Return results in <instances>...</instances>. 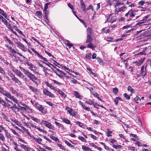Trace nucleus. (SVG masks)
Segmentation results:
<instances>
[{
    "label": "nucleus",
    "instance_id": "8fccbe9b",
    "mask_svg": "<svg viewBox=\"0 0 151 151\" xmlns=\"http://www.w3.org/2000/svg\"><path fill=\"white\" fill-rule=\"evenodd\" d=\"M19 109L21 110H26L27 109H28V107L26 105V106H24V107H23L22 106H19Z\"/></svg>",
    "mask_w": 151,
    "mask_h": 151
},
{
    "label": "nucleus",
    "instance_id": "13d9d810",
    "mask_svg": "<svg viewBox=\"0 0 151 151\" xmlns=\"http://www.w3.org/2000/svg\"><path fill=\"white\" fill-rule=\"evenodd\" d=\"M116 2L114 5V6L115 7L119 6V5L122 4L121 2L119 1H115Z\"/></svg>",
    "mask_w": 151,
    "mask_h": 151
},
{
    "label": "nucleus",
    "instance_id": "c756f323",
    "mask_svg": "<svg viewBox=\"0 0 151 151\" xmlns=\"http://www.w3.org/2000/svg\"><path fill=\"white\" fill-rule=\"evenodd\" d=\"M87 38L86 40V43H90L92 42V38L90 35H87Z\"/></svg>",
    "mask_w": 151,
    "mask_h": 151
},
{
    "label": "nucleus",
    "instance_id": "3c124183",
    "mask_svg": "<svg viewBox=\"0 0 151 151\" xmlns=\"http://www.w3.org/2000/svg\"><path fill=\"white\" fill-rule=\"evenodd\" d=\"M127 90L128 91H130L131 93H134V90L131 86H128Z\"/></svg>",
    "mask_w": 151,
    "mask_h": 151
},
{
    "label": "nucleus",
    "instance_id": "a19ab883",
    "mask_svg": "<svg viewBox=\"0 0 151 151\" xmlns=\"http://www.w3.org/2000/svg\"><path fill=\"white\" fill-rule=\"evenodd\" d=\"M50 138L51 139H52L53 140L55 141L59 142V140L57 137L52 136V135H50Z\"/></svg>",
    "mask_w": 151,
    "mask_h": 151
},
{
    "label": "nucleus",
    "instance_id": "e2e57ef3",
    "mask_svg": "<svg viewBox=\"0 0 151 151\" xmlns=\"http://www.w3.org/2000/svg\"><path fill=\"white\" fill-rule=\"evenodd\" d=\"M78 19L79 20V21H80V22L83 24V25H84V27H87V25H86L85 22L83 20L80 19L79 18Z\"/></svg>",
    "mask_w": 151,
    "mask_h": 151
},
{
    "label": "nucleus",
    "instance_id": "774afa93",
    "mask_svg": "<svg viewBox=\"0 0 151 151\" xmlns=\"http://www.w3.org/2000/svg\"><path fill=\"white\" fill-rule=\"evenodd\" d=\"M50 3H47L45 5L44 11H46L48 8V6L50 4Z\"/></svg>",
    "mask_w": 151,
    "mask_h": 151
},
{
    "label": "nucleus",
    "instance_id": "473e14b6",
    "mask_svg": "<svg viewBox=\"0 0 151 151\" xmlns=\"http://www.w3.org/2000/svg\"><path fill=\"white\" fill-rule=\"evenodd\" d=\"M85 102L88 104L90 105H93L94 104V102L91 99H88Z\"/></svg>",
    "mask_w": 151,
    "mask_h": 151
},
{
    "label": "nucleus",
    "instance_id": "6e6552de",
    "mask_svg": "<svg viewBox=\"0 0 151 151\" xmlns=\"http://www.w3.org/2000/svg\"><path fill=\"white\" fill-rule=\"evenodd\" d=\"M26 64L29 66V69L32 71L33 72L36 73V67L32 63L29 62H27L26 63Z\"/></svg>",
    "mask_w": 151,
    "mask_h": 151
},
{
    "label": "nucleus",
    "instance_id": "58836bf2",
    "mask_svg": "<svg viewBox=\"0 0 151 151\" xmlns=\"http://www.w3.org/2000/svg\"><path fill=\"white\" fill-rule=\"evenodd\" d=\"M0 13L5 18H7V15L6 13L0 8Z\"/></svg>",
    "mask_w": 151,
    "mask_h": 151
},
{
    "label": "nucleus",
    "instance_id": "39448f33",
    "mask_svg": "<svg viewBox=\"0 0 151 151\" xmlns=\"http://www.w3.org/2000/svg\"><path fill=\"white\" fill-rule=\"evenodd\" d=\"M26 75L34 83H36V81L37 80V78L34 75L29 72V71Z\"/></svg>",
    "mask_w": 151,
    "mask_h": 151
},
{
    "label": "nucleus",
    "instance_id": "bb28decb",
    "mask_svg": "<svg viewBox=\"0 0 151 151\" xmlns=\"http://www.w3.org/2000/svg\"><path fill=\"white\" fill-rule=\"evenodd\" d=\"M14 149L16 151H22V150L20 149L18 147V145H17V144L16 143L14 142Z\"/></svg>",
    "mask_w": 151,
    "mask_h": 151
},
{
    "label": "nucleus",
    "instance_id": "2eb2a0df",
    "mask_svg": "<svg viewBox=\"0 0 151 151\" xmlns=\"http://www.w3.org/2000/svg\"><path fill=\"white\" fill-rule=\"evenodd\" d=\"M56 74L61 78L63 77L64 75H65V74L61 72L59 69H57V71L55 72Z\"/></svg>",
    "mask_w": 151,
    "mask_h": 151
},
{
    "label": "nucleus",
    "instance_id": "052dcab7",
    "mask_svg": "<svg viewBox=\"0 0 151 151\" xmlns=\"http://www.w3.org/2000/svg\"><path fill=\"white\" fill-rule=\"evenodd\" d=\"M109 140L111 143H114L116 142V141L114 138L110 139Z\"/></svg>",
    "mask_w": 151,
    "mask_h": 151
},
{
    "label": "nucleus",
    "instance_id": "2f4dec72",
    "mask_svg": "<svg viewBox=\"0 0 151 151\" xmlns=\"http://www.w3.org/2000/svg\"><path fill=\"white\" fill-rule=\"evenodd\" d=\"M13 80L18 85H21V83L20 81L17 78L15 77Z\"/></svg>",
    "mask_w": 151,
    "mask_h": 151
},
{
    "label": "nucleus",
    "instance_id": "49530a36",
    "mask_svg": "<svg viewBox=\"0 0 151 151\" xmlns=\"http://www.w3.org/2000/svg\"><path fill=\"white\" fill-rule=\"evenodd\" d=\"M107 136L108 137H111V134L112 132L111 131L109 130L108 129H107Z\"/></svg>",
    "mask_w": 151,
    "mask_h": 151
},
{
    "label": "nucleus",
    "instance_id": "c85d7f7f",
    "mask_svg": "<svg viewBox=\"0 0 151 151\" xmlns=\"http://www.w3.org/2000/svg\"><path fill=\"white\" fill-rule=\"evenodd\" d=\"M74 95L77 98L80 99H81L82 96H81L79 93L76 91H74Z\"/></svg>",
    "mask_w": 151,
    "mask_h": 151
},
{
    "label": "nucleus",
    "instance_id": "4468645a",
    "mask_svg": "<svg viewBox=\"0 0 151 151\" xmlns=\"http://www.w3.org/2000/svg\"><path fill=\"white\" fill-rule=\"evenodd\" d=\"M107 21L113 23L116 20V18L115 16H113L111 14H110L107 18Z\"/></svg>",
    "mask_w": 151,
    "mask_h": 151
},
{
    "label": "nucleus",
    "instance_id": "aec40b11",
    "mask_svg": "<svg viewBox=\"0 0 151 151\" xmlns=\"http://www.w3.org/2000/svg\"><path fill=\"white\" fill-rule=\"evenodd\" d=\"M54 123L55 124L56 126H58L59 128H60L61 131H64V130L65 129V128L63 125L62 124L60 123H59L57 122H54Z\"/></svg>",
    "mask_w": 151,
    "mask_h": 151
},
{
    "label": "nucleus",
    "instance_id": "72a5a7b5",
    "mask_svg": "<svg viewBox=\"0 0 151 151\" xmlns=\"http://www.w3.org/2000/svg\"><path fill=\"white\" fill-rule=\"evenodd\" d=\"M91 94L93 95L94 96L96 97L99 100L101 101V99L99 97L98 94L96 92H91Z\"/></svg>",
    "mask_w": 151,
    "mask_h": 151
},
{
    "label": "nucleus",
    "instance_id": "f257e3e1",
    "mask_svg": "<svg viewBox=\"0 0 151 151\" xmlns=\"http://www.w3.org/2000/svg\"><path fill=\"white\" fill-rule=\"evenodd\" d=\"M13 71L14 73L19 76L20 78L23 79V81L26 82L27 81V78L26 76L24 75L20 71L15 69H14Z\"/></svg>",
    "mask_w": 151,
    "mask_h": 151
},
{
    "label": "nucleus",
    "instance_id": "603ef678",
    "mask_svg": "<svg viewBox=\"0 0 151 151\" xmlns=\"http://www.w3.org/2000/svg\"><path fill=\"white\" fill-rule=\"evenodd\" d=\"M113 147L116 149H117L118 148H121L122 147V146L120 145H113Z\"/></svg>",
    "mask_w": 151,
    "mask_h": 151
},
{
    "label": "nucleus",
    "instance_id": "ddd939ff",
    "mask_svg": "<svg viewBox=\"0 0 151 151\" xmlns=\"http://www.w3.org/2000/svg\"><path fill=\"white\" fill-rule=\"evenodd\" d=\"M127 9V7L125 6H123L118 8H116L115 10V14H117L119 12L125 11Z\"/></svg>",
    "mask_w": 151,
    "mask_h": 151
},
{
    "label": "nucleus",
    "instance_id": "6ab92c4d",
    "mask_svg": "<svg viewBox=\"0 0 151 151\" xmlns=\"http://www.w3.org/2000/svg\"><path fill=\"white\" fill-rule=\"evenodd\" d=\"M45 84L46 85V86L49 87L51 89L53 90L54 91H55L57 88L55 87L52 86L51 84L49 83L48 82L46 81H44Z\"/></svg>",
    "mask_w": 151,
    "mask_h": 151
},
{
    "label": "nucleus",
    "instance_id": "0eeeda50",
    "mask_svg": "<svg viewBox=\"0 0 151 151\" xmlns=\"http://www.w3.org/2000/svg\"><path fill=\"white\" fill-rule=\"evenodd\" d=\"M31 50L38 56L39 58L42 60V62L43 63H44L45 62L47 61V60L46 59V58L43 57L41 55H40L39 53L34 49L33 48H31Z\"/></svg>",
    "mask_w": 151,
    "mask_h": 151
},
{
    "label": "nucleus",
    "instance_id": "c9c22d12",
    "mask_svg": "<svg viewBox=\"0 0 151 151\" xmlns=\"http://www.w3.org/2000/svg\"><path fill=\"white\" fill-rule=\"evenodd\" d=\"M82 149L84 150L87 151H90L91 150V149L88 147L86 146L82 145Z\"/></svg>",
    "mask_w": 151,
    "mask_h": 151
},
{
    "label": "nucleus",
    "instance_id": "a878e982",
    "mask_svg": "<svg viewBox=\"0 0 151 151\" xmlns=\"http://www.w3.org/2000/svg\"><path fill=\"white\" fill-rule=\"evenodd\" d=\"M10 90L12 94L17 96H19V94L17 91L12 87L10 88Z\"/></svg>",
    "mask_w": 151,
    "mask_h": 151
},
{
    "label": "nucleus",
    "instance_id": "7c9ffc66",
    "mask_svg": "<svg viewBox=\"0 0 151 151\" xmlns=\"http://www.w3.org/2000/svg\"><path fill=\"white\" fill-rule=\"evenodd\" d=\"M146 20H145L144 19H143L142 20H140L139 22H138L136 24V26H141L142 24L143 23H144L146 22Z\"/></svg>",
    "mask_w": 151,
    "mask_h": 151
},
{
    "label": "nucleus",
    "instance_id": "b1692460",
    "mask_svg": "<svg viewBox=\"0 0 151 151\" xmlns=\"http://www.w3.org/2000/svg\"><path fill=\"white\" fill-rule=\"evenodd\" d=\"M57 91L62 96L65 97L66 95L64 92L58 88H57L55 91Z\"/></svg>",
    "mask_w": 151,
    "mask_h": 151
},
{
    "label": "nucleus",
    "instance_id": "a18cd8bd",
    "mask_svg": "<svg viewBox=\"0 0 151 151\" xmlns=\"http://www.w3.org/2000/svg\"><path fill=\"white\" fill-rule=\"evenodd\" d=\"M0 92L5 96L7 93H8V92L2 88V89L1 90Z\"/></svg>",
    "mask_w": 151,
    "mask_h": 151
},
{
    "label": "nucleus",
    "instance_id": "37998d69",
    "mask_svg": "<svg viewBox=\"0 0 151 151\" xmlns=\"http://www.w3.org/2000/svg\"><path fill=\"white\" fill-rule=\"evenodd\" d=\"M29 88L33 92H36L37 91V88H35L32 86H29Z\"/></svg>",
    "mask_w": 151,
    "mask_h": 151
},
{
    "label": "nucleus",
    "instance_id": "423d86ee",
    "mask_svg": "<svg viewBox=\"0 0 151 151\" xmlns=\"http://www.w3.org/2000/svg\"><path fill=\"white\" fill-rule=\"evenodd\" d=\"M42 124L49 129H52L54 127V126L52 124L44 120H42Z\"/></svg>",
    "mask_w": 151,
    "mask_h": 151
},
{
    "label": "nucleus",
    "instance_id": "864d4df0",
    "mask_svg": "<svg viewBox=\"0 0 151 151\" xmlns=\"http://www.w3.org/2000/svg\"><path fill=\"white\" fill-rule=\"evenodd\" d=\"M76 123L79 127H83V124L80 122L76 121Z\"/></svg>",
    "mask_w": 151,
    "mask_h": 151
},
{
    "label": "nucleus",
    "instance_id": "338daca9",
    "mask_svg": "<svg viewBox=\"0 0 151 151\" xmlns=\"http://www.w3.org/2000/svg\"><path fill=\"white\" fill-rule=\"evenodd\" d=\"M123 96L124 98H126L128 100H129L130 99V97L128 95H127L126 93H124Z\"/></svg>",
    "mask_w": 151,
    "mask_h": 151
},
{
    "label": "nucleus",
    "instance_id": "4d7b16f0",
    "mask_svg": "<svg viewBox=\"0 0 151 151\" xmlns=\"http://www.w3.org/2000/svg\"><path fill=\"white\" fill-rule=\"evenodd\" d=\"M0 139L3 141H4L5 140V138L2 134L0 133Z\"/></svg>",
    "mask_w": 151,
    "mask_h": 151
},
{
    "label": "nucleus",
    "instance_id": "393cba45",
    "mask_svg": "<svg viewBox=\"0 0 151 151\" xmlns=\"http://www.w3.org/2000/svg\"><path fill=\"white\" fill-rule=\"evenodd\" d=\"M33 138L35 140V142H37L39 144H42L41 142L42 141V139L41 138L39 137L37 138L33 137Z\"/></svg>",
    "mask_w": 151,
    "mask_h": 151
},
{
    "label": "nucleus",
    "instance_id": "e433bc0d",
    "mask_svg": "<svg viewBox=\"0 0 151 151\" xmlns=\"http://www.w3.org/2000/svg\"><path fill=\"white\" fill-rule=\"evenodd\" d=\"M19 68L20 70L24 73L25 75H26L27 72L29 71L28 70H26L21 67H20Z\"/></svg>",
    "mask_w": 151,
    "mask_h": 151
},
{
    "label": "nucleus",
    "instance_id": "5701e85b",
    "mask_svg": "<svg viewBox=\"0 0 151 151\" xmlns=\"http://www.w3.org/2000/svg\"><path fill=\"white\" fill-rule=\"evenodd\" d=\"M145 59V58H144L143 59L139 60L135 62L134 63L136 64V65L137 66H139L143 63Z\"/></svg>",
    "mask_w": 151,
    "mask_h": 151
},
{
    "label": "nucleus",
    "instance_id": "6e6d98bb",
    "mask_svg": "<svg viewBox=\"0 0 151 151\" xmlns=\"http://www.w3.org/2000/svg\"><path fill=\"white\" fill-rule=\"evenodd\" d=\"M52 81L54 83H55V84H56L59 86L61 85L62 84V83H61L55 80H52Z\"/></svg>",
    "mask_w": 151,
    "mask_h": 151
},
{
    "label": "nucleus",
    "instance_id": "4c0bfd02",
    "mask_svg": "<svg viewBox=\"0 0 151 151\" xmlns=\"http://www.w3.org/2000/svg\"><path fill=\"white\" fill-rule=\"evenodd\" d=\"M5 135L6 137L8 139H11V136L10 135L9 133H8L6 130V131L5 132Z\"/></svg>",
    "mask_w": 151,
    "mask_h": 151
},
{
    "label": "nucleus",
    "instance_id": "f3484780",
    "mask_svg": "<svg viewBox=\"0 0 151 151\" xmlns=\"http://www.w3.org/2000/svg\"><path fill=\"white\" fill-rule=\"evenodd\" d=\"M0 103L5 107H10L11 105L8 103H6L5 101L2 99L1 97H0Z\"/></svg>",
    "mask_w": 151,
    "mask_h": 151
},
{
    "label": "nucleus",
    "instance_id": "cd10ccee",
    "mask_svg": "<svg viewBox=\"0 0 151 151\" xmlns=\"http://www.w3.org/2000/svg\"><path fill=\"white\" fill-rule=\"evenodd\" d=\"M79 104L80 105H81L83 107V108L85 110L88 111H90V108L84 105L83 103L82 102H81V101H80L79 102Z\"/></svg>",
    "mask_w": 151,
    "mask_h": 151
},
{
    "label": "nucleus",
    "instance_id": "1a4fd4ad",
    "mask_svg": "<svg viewBox=\"0 0 151 151\" xmlns=\"http://www.w3.org/2000/svg\"><path fill=\"white\" fill-rule=\"evenodd\" d=\"M34 106L36 109L42 113L44 114L46 112L44 108L42 107L41 105L39 104L38 103H36L34 105Z\"/></svg>",
    "mask_w": 151,
    "mask_h": 151
},
{
    "label": "nucleus",
    "instance_id": "680f3d73",
    "mask_svg": "<svg viewBox=\"0 0 151 151\" xmlns=\"http://www.w3.org/2000/svg\"><path fill=\"white\" fill-rule=\"evenodd\" d=\"M6 129H5V128L3 127L2 126L0 125V132H2L3 131L5 132L6 131Z\"/></svg>",
    "mask_w": 151,
    "mask_h": 151
},
{
    "label": "nucleus",
    "instance_id": "412c9836",
    "mask_svg": "<svg viewBox=\"0 0 151 151\" xmlns=\"http://www.w3.org/2000/svg\"><path fill=\"white\" fill-rule=\"evenodd\" d=\"M61 119L65 123L71 125V122L67 118L63 117H61Z\"/></svg>",
    "mask_w": 151,
    "mask_h": 151
},
{
    "label": "nucleus",
    "instance_id": "7ed1b4c3",
    "mask_svg": "<svg viewBox=\"0 0 151 151\" xmlns=\"http://www.w3.org/2000/svg\"><path fill=\"white\" fill-rule=\"evenodd\" d=\"M146 65L145 67L144 65L142 66L141 69L140 73L139 74L137 75V76L138 77H142V78H144L145 75L146 74Z\"/></svg>",
    "mask_w": 151,
    "mask_h": 151
},
{
    "label": "nucleus",
    "instance_id": "f8f14e48",
    "mask_svg": "<svg viewBox=\"0 0 151 151\" xmlns=\"http://www.w3.org/2000/svg\"><path fill=\"white\" fill-rule=\"evenodd\" d=\"M7 98L10 99L11 100L13 101L15 103L17 104L18 103V100L14 97L11 94L8 92L5 95Z\"/></svg>",
    "mask_w": 151,
    "mask_h": 151
},
{
    "label": "nucleus",
    "instance_id": "9b49d317",
    "mask_svg": "<svg viewBox=\"0 0 151 151\" xmlns=\"http://www.w3.org/2000/svg\"><path fill=\"white\" fill-rule=\"evenodd\" d=\"M43 93L46 96H48L51 98H52L55 97V96L54 94L49 91L46 88H44L43 89Z\"/></svg>",
    "mask_w": 151,
    "mask_h": 151
},
{
    "label": "nucleus",
    "instance_id": "9d476101",
    "mask_svg": "<svg viewBox=\"0 0 151 151\" xmlns=\"http://www.w3.org/2000/svg\"><path fill=\"white\" fill-rule=\"evenodd\" d=\"M43 93L46 96H48L51 98H52L55 97V96L54 94L49 91L46 88H44L43 89Z\"/></svg>",
    "mask_w": 151,
    "mask_h": 151
},
{
    "label": "nucleus",
    "instance_id": "09e8293b",
    "mask_svg": "<svg viewBox=\"0 0 151 151\" xmlns=\"http://www.w3.org/2000/svg\"><path fill=\"white\" fill-rule=\"evenodd\" d=\"M19 146L23 148L25 150H26L28 148L26 145L20 143V144Z\"/></svg>",
    "mask_w": 151,
    "mask_h": 151
},
{
    "label": "nucleus",
    "instance_id": "de8ad7c7",
    "mask_svg": "<svg viewBox=\"0 0 151 151\" xmlns=\"http://www.w3.org/2000/svg\"><path fill=\"white\" fill-rule=\"evenodd\" d=\"M78 139H79L81 140L82 142H86V140L84 138L82 137V136H79L78 137Z\"/></svg>",
    "mask_w": 151,
    "mask_h": 151
},
{
    "label": "nucleus",
    "instance_id": "0e129e2a",
    "mask_svg": "<svg viewBox=\"0 0 151 151\" xmlns=\"http://www.w3.org/2000/svg\"><path fill=\"white\" fill-rule=\"evenodd\" d=\"M145 1L142 0L138 3V4L139 6H143L145 3Z\"/></svg>",
    "mask_w": 151,
    "mask_h": 151
},
{
    "label": "nucleus",
    "instance_id": "69168bd1",
    "mask_svg": "<svg viewBox=\"0 0 151 151\" xmlns=\"http://www.w3.org/2000/svg\"><path fill=\"white\" fill-rule=\"evenodd\" d=\"M45 53L46 54H47L49 56L52 57L53 58H54V56L52 55V54L50 53L49 52L47 51H46V50H45Z\"/></svg>",
    "mask_w": 151,
    "mask_h": 151
},
{
    "label": "nucleus",
    "instance_id": "bf43d9fd",
    "mask_svg": "<svg viewBox=\"0 0 151 151\" xmlns=\"http://www.w3.org/2000/svg\"><path fill=\"white\" fill-rule=\"evenodd\" d=\"M87 35H90L91 34V29L90 28H88L87 29Z\"/></svg>",
    "mask_w": 151,
    "mask_h": 151
},
{
    "label": "nucleus",
    "instance_id": "20e7f679",
    "mask_svg": "<svg viewBox=\"0 0 151 151\" xmlns=\"http://www.w3.org/2000/svg\"><path fill=\"white\" fill-rule=\"evenodd\" d=\"M135 11L132 9L130 10L125 15L126 19L130 18L131 17H134L135 16Z\"/></svg>",
    "mask_w": 151,
    "mask_h": 151
},
{
    "label": "nucleus",
    "instance_id": "dca6fc26",
    "mask_svg": "<svg viewBox=\"0 0 151 151\" xmlns=\"http://www.w3.org/2000/svg\"><path fill=\"white\" fill-rule=\"evenodd\" d=\"M16 43L17 45V46L20 49H21L24 52H25L26 51L24 46L20 42L17 41L16 42Z\"/></svg>",
    "mask_w": 151,
    "mask_h": 151
},
{
    "label": "nucleus",
    "instance_id": "c03bdc74",
    "mask_svg": "<svg viewBox=\"0 0 151 151\" xmlns=\"http://www.w3.org/2000/svg\"><path fill=\"white\" fill-rule=\"evenodd\" d=\"M65 143L69 147H71L72 148H74V146L72 145L71 143H70L67 141H65Z\"/></svg>",
    "mask_w": 151,
    "mask_h": 151
},
{
    "label": "nucleus",
    "instance_id": "a211bd4d",
    "mask_svg": "<svg viewBox=\"0 0 151 151\" xmlns=\"http://www.w3.org/2000/svg\"><path fill=\"white\" fill-rule=\"evenodd\" d=\"M30 118L33 121L38 123L39 124H42V120L40 119H38L36 118L34 116H30Z\"/></svg>",
    "mask_w": 151,
    "mask_h": 151
},
{
    "label": "nucleus",
    "instance_id": "79ce46f5",
    "mask_svg": "<svg viewBox=\"0 0 151 151\" xmlns=\"http://www.w3.org/2000/svg\"><path fill=\"white\" fill-rule=\"evenodd\" d=\"M133 101L137 103H138L137 101H140L141 99L138 96H136L135 98L133 99Z\"/></svg>",
    "mask_w": 151,
    "mask_h": 151
},
{
    "label": "nucleus",
    "instance_id": "f704fd0d",
    "mask_svg": "<svg viewBox=\"0 0 151 151\" xmlns=\"http://www.w3.org/2000/svg\"><path fill=\"white\" fill-rule=\"evenodd\" d=\"M87 47L88 48H89L92 49H93L96 47V46L95 45H94L93 44L90 42L88 45Z\"/></svg>",
    "mask_w": 151,
    "mask_h": 151
},
{
    "label": "nucleus",
    "instance_id": "ea45409f",
    "mask_svg": "<svg viewBox=\"0 0 151 151\" xmlns=\"http://www.w3.org/2000/svg\"><path fill=\"white\" fill-rule=\"evenodd\" d=\"M119 100L122 101V100L121 99V98L120 97H117L114 101V102L116 105L118 104Z\"/></svg>",
    "mask_w": 151,
    "mask_h": 151
},
{
    "label": "nucleus",
    "instance_id": "4be33fe9",
    "mask_svg": "<svg viewBox=\"0 0 151 151\" xmlns=\"http://www.w3.org/2000/svg\"><path fill=\"white\" fill-rule=\"evenodd\" d=\"M81 6L83 11H84L85 13L86 12V5L83 0H80Z\"/></svg>",
    "mask_w": 151,
    "mask_h": 151
},
{
    "label": "nucleus",
    "instance_id": "f03ea898",
    "mask_svg": "<svg viewBox=\"0 0 151 151\" xmlns=\"http://www.w3.org/2000/svg\"><path fill=\"white\" fill-rule=\"evenodd\" d=\"M65 109L69 114L75 118H77L79 117V116L77 112L72 108L68 107H66Z\"/></svg>",
    "mask_w": 151,
    "mask_h": 151
},
{
    "label": "nucleus",
    "instance_id": "5fc2aeb1",
    "mask_svg": "<svg viewBox=\"0 0 151 151\" xmlns=\"http://www.w3.org/2000/svg\"><path fill=\"white\" fill-rule=\"evenodd\" d=\"M36 15L39 18L41 17L42 13L41 11H37L36 12Z\"/></svg>",
    "mask_w": 151,
    "mask_h": 151
}]
</instances>
